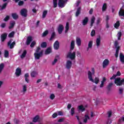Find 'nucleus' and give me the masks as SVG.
I'll return each instance as SVG.
<instances>
[{
	"label": "nucleus",
	"instance_id": "69168bd1",
	"mask_svg": "<svg viewBox=\"0 0 124 124\" xmlns=\"http://www.w3.org/2000/svg\"><path fill=\"white\" fill-rule=\"evenodd\" d=\"M64 121V119L63 118H61L60 119H59L58 121V123H62V122H63Z\"/></svg>",
	"mask_w": 124,
	"mask_h": 124
},
{
	"label": "nucleus",
	"instance_id": "bb28decb",
	"mask_svg": "<svg viewBox=\"0 0 124 124\" xmlns=\"http://www.w3.org/2000/svg\"><path fill=\"white\" fill-rule=\"evenodd\" d=\"M80 13H81V7H78L76 13V16L78 17L79 15H80Z\"/></svg>",
	"mask_w": 124,
	"mask_h": 124
},
{
	"label": "nucleus",
	"instance_id": "c756f323",
	"mask_svg": "<svg viewBox=\"0 0 124 124\" xmlns=\"http://www.w3.org/2000/svg\"><path fill=\"white\" fill-rule=\"evenodd\" d=\"M52 52V49L50 47H48L47 48V49L45 51L46 55H48V54H50Z\"/></svg>",
	"mask_w": 124,
	"mask_h": 124
},
{
	"label": "nucleus",
	"instance_id": "09e8293b",
	"mask_svg": "<svg viewBox=\"0 0 124 124\" xmlns=\"http://www.w3.org/2000/svg\"><path fill=\"white\" fill-rule=\"evenodd\" d=\"M4 57L5 58H8V57H9V52H8V51L5 50Z\"/></svg>",
	"mask_w": 124,
	"mask_h": 124
},
{
	"label": "nucleus",
	"instance_id": "338daca9",
	"mask_svg": "<svg viewBox=\"0 0 124 124\" xmlns=\"http://www.w3.org/2000/svg\"><path fill=\"white\" fill-rule=\"evenodd\" d=\"M58 116V113H54L53 115H52V118H56L57 116Z\"/></svg>",
	"mask_w": 124,
	"mask_h": 124
},
{
	"label": "nucleus",
	"instance_id": "ddd939ff",
	"mask_svg": "<svg viewBox=\"0 0 124 124\" xmlns=\"http://www.w3.org/2000/svg\"><path fill=\"white\" fill-rule=\"evenodd\" d=\"M6 37H7V33H5L2 34L0 36V39L2 42H4V41L6 39Z\"/></svg>",
	"mask_w": 124,
	"mask_h": 124
},
{
	"label": "nucleus",
	"instance_id": "c03bdc74",
	"mask_svg": "<svg viewBox=\"0 0 124 124\" xmlns=\"http://www.w3.org/2000/svg\"><path fill=\"white\" fill-rule=\"evenodd\" d=\"M48 13V11H44L43 13V16H42V18L43 19H44V18H45V17H46V16L47 15V14Z\"/></svg>",
	"mask_w": 124,
	"mask_h": 124
},
{
	"label": "nucleus",
	"instance_id": "5fc2aeb1",
	"mask_svg": "<svg viewBox=\"0 0 124 124\" xmlns=\"http://www.w3.org/2000/svg\"><path fill=\"white\" fill-rule=\"evenodd\" d=\"M124 93V88H119V93L122 94Z\"/></svg>",
	"mask_w": 124,
	"mask_h": 124
},
{
	"label": "nucleus",
	"instance_id": "680f3d73",
	"mask_svg": "<svg viewBox=\"0 0 124 124\" xmlns=\"http://www.w3.org/2000/svg\"><path fill=\"white\" fill-rule=\"evenodd\" d=\"M50 99H54V98H55V94H51L50 96Z\"/></svg>",
	"mask_w": 124,
	"mask_h": 124
},
{
	"label": "nucleus",
	"instance_id": "13d9d810",
	"mask_svg": "<svg viewBox=\"0 0 124 124\" xmlns=\"http://www.w3.org/2000/svg\"><path fill=\"white\" fill-rule=\"evenodd\" d=\"M9 16H7L4 18V21H5V22H6L7 21H8V20H9Z\"/></svg>",
	"mask_w": 124,
	"mask_h": 124
},
{
	"label": "nucleus",
	"instance_id": "4be33fe9",
	"mask_svg": "<svg viewBox=\"0 0 124 124\" xmlns=\"http://www.w3.org/2000/svg\"><path fill=\"white\" fill-rule=\"evenodd\" d=\"M76 44H77L78 46V47H80V46L81 45V38L79 37H77L76 38Z\"/></svg>",
	"mask_w": 124,
	"mask_h": 124
},
{
	"label": "nucleus",
	"instance_id": "a211bd4d",
	"mask_svg": "<svg viewBox=\"0 0 124 124\" xmlns=\"http://www.w3.org/2000/svg\"><path fill=\"white\" fill-rule=\"evenodd\" d=\"M84 117L85 119L83 120V123L87 124V123H88V120H90V116H89V114L88 113H86Z\"/></svg>",
	"mask_w": 124,
	"mask_h": 124
},
{
	"label": "nucleus",
	"instance_id": "49530a36",
	"mask_svg": "<svg viewBox=\"0 0 124 124\" xmlns=\"http://www.w3.org/2000/svg\"><path fill=\"white\" fill-rule=\"evenodd\" d=\"M53 5L54 8H56L58 6V0H53Z\"/></svg>",
	"mask_w": 124,
	"mask_h": 124
},
{
	"label": "nucleus",
	"instance_id": "39448f33",
	"mask_svg": "<svg viewBox=\"0 0 124 124\" xmlns=\"http://www.w3.org/2000/svg\"><path fill=\"white\" fill-rule=\"evenodd\" d=\"M114 46L115 48H116L115 56L116 58H118V57L119 56V51L120 50V46H119V42H118V41H115Z\"/></svg>",
	"mask_w": 124,
	"mask_h": 124
},
{
	"label": "nucleus",
	"instance_id": "052dcab7",
	"mask_svg": "<svg viewBox=\"0 0 124 124\" xmlns=\"http://www.w3.org/2000/svg\"><path fill=\"white\" fill-rule=\"evenodd\" d=\"M108 117L110 118L112 116V111H109L108 112Z\"/></svg>",
	"mask_w": 124,
	"mask_h": 124
},
{
	"label": "nucleus",
	"instance_id": "f3484780",
	"mask_svg": "<svg viewBox=\"0 0 124 124\" xmlns=\"http://www.w3.org/2000/svg\"><path fill=\"white\" fill-rule=\"evenodd\" d=\"M31 41H32V37H31V36L28 37L27 41H26L27 45H30V44H31Z\"/></svg>",
	"mask_w": 124,
	"mask_h": 124
},
{
	"label": "nucleus",
	"instance_id": "473e14b6",
	"mask_svg": "<svg viewBox=\"0 0 124 124\" xmlns=\"http://www.w3.org/2000/svg\"><path fill=\"white\" fill-rule=\"evenodd\" d=\"M26 55H27V50H24L22 55H20L21 59H24L26 57Z\"/></svg>",
	"mask_w": 124,
	"mask_h": 124
},
{
	"label": "nucleus",
	"instance_id": "37998d69",
	"mask_svg": "<svg viewBox=\"0 0 124 124\" xmlns=\"http://www.w3.org/2000/svg\"><path fill=\"white\" fill-rule=\"evenodd\" d=\"M69 30V24L68 23V22H67L65 26V32H67V31Z\"/></svg>",
	"mask_w": 124,
	"mask_h": 124
},
{
	"label": "nucleus",
	"instance_id": "7c9ffc66",
	"mask_svg": "<svg viewBox=\"0 0 124 124\" xmlns=\"http://www.w3.org/2000/svg\"><path fill=\"white\" fill-rule=\"evenodd\" d=\"M75 46V41H72L71 42V50H73L74 47Z\"/></svg>",
	"mask_w": 124,
	"mask_h": 124
},
{
	"label": "nucleus",
	"instance_id": "393cba45",
	"mask_svg": "<svg viewBox=\"0 0 124 124\" xmlns=\"http://www.w3.org/2000/svg\"><path fill=\"white\" fill-rule=\"evenodd\" d=\"M94 21H95V17H94V16H93L91 20V27H93V26Z\"/></svg>",
	"mask_w": 124,
	"mask_h": 124
},
{
	"label": "nucleus",
	"instance_id": "a19ab883",
	"mask_svg": "<svg viewBox=\"0 0 124 124\" xmlns=\"http://www.w3.org/2000/svg\"><path fill=\"white\" fill-rule=\"evenodd\" d=\"M106 9H107V4H106V3H105L103 5L102 11H105Z\"/></svg>",
	"mask_w": 124,
	"mask_h": 124
},
{
	"label": "nucleus",
	"instance_id": "72a5a7b5",
	"mask_svg": "<svg viewBox=\"0 0 124 124\" xmlns=\"http://www.w3.org/2000/svg\"><path fill=\"white\" fill-rule=\"evenodd\" d=\"M26 92H27V85H24L22 86V93H25Z\"/></svg>",
	"mask_w": 124,
	"mask_h": 124
},
{
	"label": "nucleus",
	"instance_id": "aec40b11",
	"mask_svg": "<svg viewBox=\"0 0 124 124\" xmlns=\"http://www.w3.org/2000/svg\"><path fill=\"white\" fill-rule=\"evenodd\" d=\"M40 119V118L39 117V115H36L33 118L32 122L33 123H37V122H39Z\"/></svg>",
	"mask_w": 124,
	"mask_h": 124
},
{
	"label": "nucleus",
	"instance_id": "e433bc0d",
	"mask_svg": "<svg viewBox=\"0 0 124 124\" xmlns=\"http://www.w3.org/2000/svg\"><path fill=\"white\" fill-rule=\"evenodd\" d=\"M36 75H37V72L34 71H32L31 74V77H35Z\"/></svg>",
	"mask_w": 124,
	"mask_h": 124
},
{
	"label": "nucleus",
	"instance_id": "bf43d9fd",
	"mask_svg": "<svg viewBox=\"0 0 124 124\" xmlns=\"http://www.w3.org/2000/svg\"><path fill=\"white\" fill-rule=\"evenodd\" d=\"M23 4H24V1L20 0L18 2V5L21 6Z\"/></svg>",
	"mask_w": 124,
	"mask_h": 124
},
{
	"label": "nucleus",
	"instance_id": "c85d7f7f",
	"mask_svg": "<svg viewBox=\"0 0 124 124\" xmlns=\"http://www.w3.org/2000/svg\"><path fill=\"white\" fill-rule=\"evenodd\" d=\"M112 86H113V83L110 82L108 84V85L107 87V89L108 92H110L111 91V88H112Z\"/></svg>",
	"mask_w": 124,
	"mask_h": 124
},
{
	"label": "nucleus",
	"instance_id": "7ed1b4c3",
	"mask_svg": "<svg viewBox=\"0 0 124 124\" xmlns=\"http://www.w3.org/2000/svg\"><path fill=\"white\" fill-rule=\"evenodd\" d=\"M76 57V52H75V51H74L72 53L71 51H70V52H69L66 55V58L70 59L72 60H75Z\"/></svg>",
	"mask_w": 124,
	"mask_h": 124
},
{
	"label": "nucleus",
	"instance_id": "423d86ee",
	"mask_svg": "<svg viewBox=\"0 0 124 124\" xmlns=\"http://www.w3.org/2000/svg\"><path fill=\"white\" fill-rule=\"evenodd\" d=\"M13 41V39H11L8 42V46H9L10 49H13L14 48V46H15L16 44V42L15 41Z\"/></svg>",
	"mask_w": 124,
	"mask_h": 124
},
{
	"label": "nucleus",
	"instance_id": "f03ea898",
	"mask_svg": "<svg viewBox=\"0 0 124 124\" xmlns=\"http://www.w3.org/2000/svg\"><path fill=\"white\" fill-rule=\"evenodd\" d=\"M40 50H41V49L39 47H37L35 52L34 54L35 60H39L41 57L43 56V50L40 51Z\"/></svg>",
	"mask_w": 124,
	"mask_h": 124
},
{
	"label": "nucleus",
	"instance_id": "0eeeda50",
	"mask_svg": "<svg viewBox=\"0 0 124 124\" xmlns=\"http://www.w3.org/2000/svg\"><path fill=\"white\" fill-rule=\"evenodd\" d=\"M65 5V0H59L58 2V6L62 8V7H64Z\"/></svg>",
	"mask_w": 124,
	"mask_h": 124
},
{
	"label": "nucleus",
	"instance_id": "4468645a",
	"mask_svg": "<svg viewBox=\"0 0 124 124\" xmlns=\"http://www.w3.org/2000/svg\"><path fill=\"white\" fill-rule=\"evenodd\" d=\"M21 71H22V70H21V69H20L19 68H17L16 70L15 74H16V76H17V77H19V76H20L21 75Z\"/></svg>",
	"mask_w": 124,
	"mask_h": 124
},
{
	"label": "nucleus",
	"instance_id": "de8ad7c7",
	"mask_svg": "<svg viewBox=\"0 0 124 124\" xmlns=\"http://www.w3.org/2000/svg\"><path fill=\"white\" fill-rule=\"evenodd\" d=\"M118 40H121V37H122V32L119 31L117 33Z\"/></svg>",
	"mask_w": 124,
	"mask_h": 124
},
{
	"label": "nucleus",
	"instance_id": "864d4df0",
	"mask_svg": "<svg viewBox=\"0 0 124 124\" xmlns=\"http://www.w3.org/2000/svg\"><path fill=\"white\" fill-rule=\"evenodd\" d=\"M35 44H36V43H35V42L33 41L31 44L30 46L31 47V48H32L33 47H34V45H35Z\"/></svg>",
	"mask_w": 124,
	"mask_h": 124
},
{
	"label": "nucleus",
	"instance_id": "0e129e2a",
	"mask_svg": "<svg viewBox=\"0 0 124 124\" xmlns=\"http://www.w3.org/2000/svg\"><path fill=\"white\" fill-rule=\"evenodd\" d=\"M58 62V59H54V61L52 62V65H54L56 64V63Z\"/></svg>",
	"mask_w": 124,
	"mask_h": 124
},
{
	"label": "nucleus",
	"instance_id": "dca6fc26",
	"mask_svg": "<svg viewBox=\"0 0 124 124\" xmlns=\"http://www.w3.org/2000/svg\"><path fill=\"white\" fill-rule=\"evenodd\" d=\"M119 57H120V62H122V63L124 64V54H123L122 53H120Z\"/></svg>",
	"mask_w": 124,
	"mask_h": 124
},
{
	"label": "nucleus",
	"instance_id": "e2e57ef3",
	"mask_svg": "<svg viewBox=\"0 0 124 124\" xmlns=\"http://www.w3.org/2000/svg\"><path fill=\"white\" fill-rule=\"evenodd\" d=\"M121 72L120 71H118L117 72V74L114 75L116 76V77H117V76H121Z\"/></svg>",
	"mask_w": 124,
	"mask_h": 124
},
{
	"label": "nucleus",
	"instance_id": "774afa93",
	"mask_svg": "<svg viewBox=\"0 0 124 124\" xmlns=\"http://www.w3.org/2000/svg\"><path fill=\"white\" fill-rule=\"evenodd\" d=\"M6 24L5 23H2L0 25V27H2V29L5 28Z\"/></svg>",
	"mask_w": 124,
	"mask_h": 124
},
{
	"label": "nucleus",
	"instance_id": "6ab92c4d",
	"mask_svg": "<svg viewBox=\"0 0 124 124\" xmlns=\"http://www.w3.org/2000/svg\"><path fill=\"white\" fill-rule=\"evenodd\" d=\"M106 82V78L105 77L103 78V80L101 82L100 85V88H103L104 87V83Z\"/></svg>",
	"mask_w": 124,
	"mask_h": 124
},
{
	"label": "nucleus",
	"instance_id": "9b49d317",
	"mask_svg": "<svg viewBox=\"0 0 124 124\" xmlns=\"http://www.w3.org/2000/svg\"><path fill=\"white\" fill-rule=\"evenodd\" d=\"M71 66H72V62L70 60L67 61L66 63V68L67 69H69L70 68H71Z\"/></svg>",
	"mask_w": 124,
	"mask_h": 124
},
{
	"label": "nucleus",
	"instance_id": "79ce46f5",
	"mask_svg": "<svg viewBox=\"0 0 124 124\" xmlns=\"http://www.w3.org/2000/svg\"><path fill=\"white\" fill-rule=\"evenodd\" d=\"M70 114H71V116H73V115H74V114H75V108H72L71 109Z\"/></svg>",
	"mask_w": 124,
	"mask_h": 124
},
{
	"label": "nucleus",
	"instance_id": "2f4dec72",
	"mask_svg": "<svg viewBox=\"0 0 124 124\" xmlns=\"http://www.w3.org/2000/svg\"><path fill=\"white\" fill-rule=\"evenodd\" d=\"M3 68H4V64L3 63H1L0 64V74L2 72V70H3Z\"/></svg>",
	"mask_w": 124,
	"mask_h": 124
},
{
	"label": "nucleus",
	"instance_id": "3c124183",
	"mask_svg": "<svg viewBox=\"0 0 124 124\" xmlns=\"http://www.w3.org/2000/svg\"><path fill=\"white\" fill-rule=\"evenodd\" d=\"M15 34V32L14 31H12L11 33H9V34L8 35L9 37H14V35Z\"/></svg>",
	"mask_w": 124,
	"mask_h": 124
},
{
	"label": "nucleus",
	"instance_id": "8fccbe9b",
	"mask_svg": "<svg viewBox=\"0 0 124 124\" xmlns=\"http://www.w3.org/2000/svg\"><path fill=\"white\" fill-rule=\"evenodd\" d=\"M48 32L49 31H48V30H46V31H45L42 34V37H45V36H46V35L48 34Z\"/></svg>",
	"mask_w": 124,
	"mask_h": 124
},
{
	"label": "nucleus",
	"instance_id": "a878e982",
	"mask_svg": "<svg viewBox=\"0 0 124 124\" xmlns=\"http://www.w3.org/2000/svg\"><path fill=\"white\" fill-rule=\"evenodd\" d=\"M12 17L14 19V20H17L19 18V16L17 15V13L12 14Z\"/></svg>",
	"mask_w": 124,
	"mask_h": 124
},
{
	"label": "nucleus",
	"instance_id": "ea45409f",
	"mask_svg": "<svg viewBox=\"0 0 124 124\" xmlns=\"http://www.w3.org/2000/svg\"><path fill=\"white\" fill-rule=\"evenodd\" d=\"M114 26L115 29H118L119 27H120V21H117Z\"/></svg>",
	"mask_w": 124,
	"mask_h": 124
},
{
	"label": "nucleus",
	"instance_id": "9d476101",
	"mask_svg": "<svg viewBox=\"0 0 124 124\" xmlns=\"http://www.w3.org/2000/svg\"><path fill=\"white\" fill-rule=\"evenodd\" d=\"M27 13H28V11L26 9H22L20 11L21 16L23 17H27Z\"/></svg>",
	"mask_w": 124,
	"mask_h": 124
},
{
	"label": "nucleus",
	"instance_id": "603ef678",
	"mask_svg": "<svg viewBox=\"0 0 124 124\" xmlns=\"http://www.w3.org/2000/svg\"><path fill=\"white\" fill-rule=\"evenodd\" d=\"M98 82H99V78H95L94 82H92L95 83V84H98Z\"/></svg>",
	"mask_w": 124,
	"mask_h": 124
},
{
	"label": "nucleus",
	"instance_id": "1a4fd4ad",
	"mask_svg": "<svg viewBox=\"0 0 124 124\" xmlns=\"http://www.w3.org/2000/svg\"><path fill=\"white\" fill-rule=\"evenodd\" d=\"M54 49L55 50H59L60 48V42L56 41L53 45Z\"/></svg>",
	"mask_w": 124,
	"mask_h": 124
},
{
	"label": "nucleus",
	"instance_id": "5701e85b",
	"mask_svg": "<svg viewBox=\"0 0 124 124\" xmlns=\"http://www.w3.org/2000/svg\"><path fill=\"white\" fill-rule=\"evenodd\" d=\"M88 22H89V18L86 17L82 21V25L83 26H86V25L88 24Z\"/></svg>",
	"mask_w": 124,
	"mask_h": 124
},
{
	"label": "nucleus",
	"instance_id": "f8f14e48",
	"mask_svg": "<svg viewBox=\"0 0 124 124\" xmlns=\"http://www.w3.org/2000/svg\"><path fill=\"white\" fill-rule=\"evenodd\" d=\"M63 31V26L62 24H60L58 28V31L59 34H62Z\"/></svg>",
	"mask_w": 124,
	"mask_h": 124
},
{
	"label": "nucleus",
	"instance_id": "f704fd0d",
	"mask_svg": "<svg viewBox=\"0 0 124 124\" xmlns=\"http://www.w3.org/2000/svg\"><path fill=\"white\" fill-rule=\"evenodd\" d=\"M118 123L119 124H122V123H124V116L119 118Z\"/></svg>",
	"mask_w": 124,
	"mask_h": 124
},
{
	"label": "nucleus",
	"instance_id": "4d7b16f0",
	"mask_svg": "<svg viewBox=\"0 0 124 124\" xmlns=\"http://www.w3.org/2000/svg\"><path fill=\"white\" fill-rule=\"evenodd\" d=\"M95 34V31H94V30H92L91 34V36H94Z\"/></svg>",
	"mask_w": 124,
	"mask_h": 124
},
{
	"label": "nucleus",
	"instance_id": "c9c22d12",
	"mask_svg": "<svg viewBox=\"0 0 124 124\" xmlns=\"http://www.w3.org/2000/svg\"><path fill=\"white\" fill-rule=\"evenodd\" d=\"M56 36V33L55 32H53L50 38L49 39L50 41L53 40V39H55V37Z\"/></svg>",
	"mask_w": 124,
	"mask_h": 124
},
{
	"label": "nucleus",
	"instance_id": "2eb2a0df",
	"mask_svg": "<svg viewBox=\"0 0 124 124\" xmlns=\"http://www.w3.org/2000/svg\"><path fill=\"white\" fill-rule=\"evenodd\" d=\"M101 39L100 37L97 38L96 40V45L97 46V48H98L99 46H100V42H101Z\"/></svg>",
	"mask_w": 124,
	"mask_h": 124
},
{
	"label": "nucleus",
	"instance_id": "58836bf2",
	"mask_svg": "<svg viewBox=\"0 0 124 124\" xmlns=\"http://www.w3.org/2000/svg\"><path fill=\"white\" fill-rule=\"evenodd\" d=\"M41 47L42 48H46L47 47V43L44 42L41 45Z\"/></svg>",
	"mask_w": 124,
	"mask_h": 124
},
{
	"label": "nucleus",
	"instance_id": "f257e3e1",
	"mask_svg": "<svg viewBox=\"0 0 124 124\" xmlns=\"http://www.w3.org/2000/svg\"><path fill=\"white\" fill-rule=\"evenodd\" d=\"M116 76L115 75H113V76L110 78V80H112V79H115L114 80V84H116V86H122L124 85V78L121 79V78H116Z\"/></svg>",
	"mask_w": 124,
	"mask_h": 124
},
{
	"label": "nucleus",
	"instance_id": "a18cd8bd",
	"mask_svg": "<svg viewBox=\"0 0 124 124\" xmlns=\"http://www.w3.org/2000/svg\"><path fill=\"white\" fill-rule=\"evenodd\" d=\"M7 6V3H4L2 6L1 7V10H3V9H5L6 8V6Z\"/></svg>",
	"mask_w": 124,
	"mask_h": 124
},
{
	"label": "nucleus",
	"instance_id": "4c0bfd02",
	"mask_svg": "<svg viewBox=\"0 0 124 124\" xmlns=\"http://www.w3.org/2000/svg\"><path fill=\"white\" fill-rule=\"evenodd\" d=\"M15 25V21H11L10 23V26H9V29H12V28L14 27Z\"/></svg>",
	"mask_w": 124,
	"mask_h": 124
},
{
	"label": "nucleus",
	"instance_id": "6e6552de",
	"mask_svg": "<svg viewBox=\"0 0 124 124\" xmlns=\"http://www.w3.org/2000/svg\"><path fill=\"white\" fill-rule=\"evenodd\" d=\"M109 60L108 59H105L103 62V68H105L109 65Z\"/></svg>",
	"mask_w": 124,
	"mask_h": 124
},
{
	"label": "nucleus",
	"instance_id": "412c9836",
	"mask_svg": "<svg viewBox=\"0 0 124 124\" xmlns=\"http://www.w3.org/2000/svg\"><path fill=\"white\" fill-rule=\"evenodd\" d=\"M124 5H123L122 7L121 8L120 11L119 12V16H124Z\"/></svg>",
	"mask_w": 124,
	"mask_h": 124
},
{
	"label": "nucleus",
	"instance_id": "6e6d98bb",
	"mask_svg": "<svg viewBox=\"0 0 124 124\" xmlns=\"http://www.w3.org/2000/svg\"><path fill=\"white\" fill-rule=\"evenodd\" d=\"M107 124H112V120H111L110 119V118H108V121H107V123H106Z\"/></svg>",
	"mask_w": 124,
	"mask_h": 124
},
{
	"label": "nucleus",
	"instance_id": "20e7f679",
	"mask_svg": "<svg viewBox=\"0 0 124 124\" xmlns=\"http://www.w3.org/2000/svg\"><path fill=\"white\" fill-rule=\"evenodd\" d=\"M93 74H94V68H92V72L88 71V79H89V81L91 82H94V80L93 79Z\"/></svg>",
	"mask_w": 124,
	"mask_h": 124
},
{
	"label": "nucleus",
	"instance_id": "cd10ccee",
	"mask_svg": "<svg viewBox=\"0 0 124 124\" xmlns=\"http://www.w3.org/2000/svg\"><path fill=\"white\" fill-rule=\"evenodd\" d=\"M78 109L79 110V111H81V112H84V111L86 110V108H84L83 105L78 106Z\"/></svg>",
	"mask_w": 124,
	"mask_h": 124
},
{
	"label": "nucleus",
	"instance_id": "b1692460",
	"mask_svg": "<svg viewBox=\"0 0 124 124\" xmlns=\"http://www.w3.org/2000/svg\"><path fill=\"white\" fill-rule=\"evenodd\" d=\"M93 47V41H90L88 43V47L87 48V51H89V49H92Z\"/></svg>",
	"mask_w": 124,
	"mask_h": 124
}]
</instances>
